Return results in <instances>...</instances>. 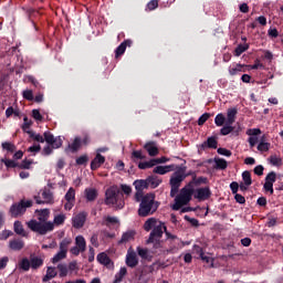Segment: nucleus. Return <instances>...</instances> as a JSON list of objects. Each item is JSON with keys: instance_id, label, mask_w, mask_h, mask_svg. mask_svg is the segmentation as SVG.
<instances>
[{"instance_id": "nucleus-1", "label": "nucleus", "mask_w": 283, "mask_h": 283, "mask_svg": "<svg viewBox=\"0 0 283 283\" xmlns=\"http://www.w3.org/2000/svg\"><path fill=\"white\" fill-rule=\"evenodd\" d=\"M192 196L196 200H199V202L209 200V198H211V189H209V187H205L195 190L192 185L184 187L175 198V203L171 207L172 211H180L185 205H189Z\"/></svg>"}, {"instance_id": "nucleus-2", "label": "nucleus", "mask_w": 283, "mask_h": 283, "mask_svg": "<svg viewBox=\"0 0 283 283\" xmlns=\"http://www.w3.org/2000/svg\"><path fill=\"white\" fill-rule=\"evenodd\" d=\"M144 229L150 231L146 244H153V249H163V235L167 231V226L155 218H150L144 223Z\"/></svg>"}, {"instance_id": "nucleus-3", "label": "nucleus", "mask_w": 283, "mask_h": 283, "mask_svg": "<svg viewBox=\"0 0 283 283\" xmlns=\"http://www.w3.org/2000/svg\"><path fill=\"white\" fill-rule=\"evenodd\" d=\"M50 216L48 213L40 214L38 220L31 219L27 222L28 229L33 231V233H39V235H48L54 231V222L49 221Z\"/></svg>"}, {"instance_id": "nucleus-4", "label": "nucleus", "mask_w": 283, "mask_h": 283, "mask_svg": "<svg viewBox=\"0 0 283 283\" xmlns=\"http://www.w3.org/2000/svg\"><path fill=\"white\" fill-rule=\"evenodd\" d=\"M118 186L109 187L105 192V202L114 209H123L125 207V199Z\"/></svg>"}, {"instance_id": "nucleus-5", "label": "nucleus", "mask_w": 283, "mask_h": 283, "mask_svg": "<svg viewBox=\"0 0 283 283\" xmlns=\"http://www.w3.org/2000/svg\"><path fill=\"white\" fill-rule=\"evenodd\" d=\"M30 138L35 140V143H46L53 149H59L63 147V139L61 137H54L50 132H44L43 136L34 132L29 133Z\"/></svg>"}, {"instance_id": "nucleus-6", "label": "nucleus", "mask_w": 283, "mask_h": 283, "mask_svg": "<svg viewBox=\"0 0 283 283\" xmlns=\"http://www.w3.org/2000/svg\"><path fill=\"white\" fill-rule=\"evenodd\" d=\"M138 213H156L160 202L156 201L155 193H147L140 198Z\"/></svg>"}, {"instance_id": "nucleus-7", "label": "nucleus", "mask_w": 283, "mask_h": 283, "mask_svg": "<svg viewBox=\"0 0 283 283\" xmlns=\"http://www.w3.org/2000/svg\"><path fill=\"white\" fill-rule=\"evenodd\" d=\"M186 176L185 172L178 170L176 171L171 178H170V196L171 198H176V195L178 193V190L180 189V185L182 184V180H185Z\"/></svg>"}, {"instance_id": "nucleus-8", "label": "nucleus", "mask_w": 283, "mask_h": 283, "mask_svg": "<svg viewBox=\"0 0 283 283\" xmlns=\"http://www.w3.org/2000/svg\"><path fill=\"white\" fill-rule=\"evenodd\" d=\"M164 233L166 234V240L169 244V251H178L179 249H182V247H185V242H182V240L177 235H174L169 231H167V228Z\"/></svg>"}, {"instance_id": "nucleus-9", "label": "nucleus", "mask_w": 283, "mask_h": 283, "mask_svg": "<svg viewBox=\"0 0 283 283\" xmlns=\"http://www.w3.org/2000/svg\"><path fill=\"white\" fill-rule=\"evenodd\" d=\"M30 207H32V200L22 199L20 202L14 203L10 208V212L11 213H25V211H28V209H30Z\"/></svg>"}, {"instance_id": "nucleus-10", "label": "nucleus", "mask_w": 283, "mask_h": 283, "mask_svg": "<svg viewBox=\"0 0 283 283\" xmlns=\"http://www.w3.org/2000/svg\"><path fill=\"white\" fill-rule=\"evenodd\" d=\"M134 186L136 189L135 200L136 202H140V199L144 197L143 191H145V189L149 187V184L147 182V180L140 179V180H135Z\"/></svg>"}, {"instance_id": "nucleus-11", "label": "nucleus", "mask_w": 283, "mask_h": 283, "mask_svg": "<svg viewBox=\"0 0 283 283\" xmlns=\"http://www.w3.org/2000/svg\"><path fill=\"white\" fill-rule=\"evenodd\" d=\"M277 180V174L275 171H271L265 177V182L263 185L264 191H268L271 196H273V184Z\"/></svg>"}, {"instance_id": "nucleus-12", "label": "nucleus", "mask_w": 283, "mask_h": 283, "mask_svg": "<svg viewBox=\"0 0 283 283\" xmlns=\"http://www.w3.org/2000/svg\"><path fill=\"white\" fill-rule=\"evenodd\" d=\"M86 220L87 216H85V213H78L72 218V224L74 229H83V227H85Z\"/></svg>"}, {"instance_id": "nucleus-13", "label": "nucleus", "mask_w": 283, "mask_h": 283, "mask_svg": "<svg viewBox=\"0 0 283 283\" xmlns=\"http://www.w3.org/2000/svg\"><path fill=\"white\" fill-rule=\"evenodd\" d=\"M97 262L106 266V269H114V262L105 252H101L99 254H97Z\"/></svg>"}, {"instance_id": "nucleus-14", "label": "nucleus", "mask_w": 283, "mask_h": 283, "mask_svg": "<svg viewBox=\"0 0 283 283\" xmlns=\"http://www.w3.org/2000/svg\"><path fill=\"white\" fill-rule=\"evenodd\" d=\"M127 48H132V40H125L120 43L115 50V59H118V56H123L125 54V50Z\"/></svg>"}, {"instance_id": "nucleus-15", "label": "nucleus", "mask_w": 283, "mask_h": 283, "mask_svg": "<svg viewBox=\"0 0 283 283\" xmlns=\"http://www.w3.org/2000/svg\"><path fill=\"white\" fill-rule=\"evenodd\" d=\"M144 149H146L147 154L151 157L158 156L159 150H158V145L156 142H148L144 145Z\"/></svg>"}, {"instance_id": "nucleus-16", "label": "nucleus", "mask_w": 283, "mask_h": 283, "mask_svg": "<svg viewBox=\"0 0 283 283\" xmlns=\"http://www.w3.org/2000/svg\"><path fill=\"white\" fill-rule=\"evenodd\" d=\"M126 264L130 269H135V266H138V256L136 255V252H128L126 255Z\"/></svg>"}, {"instance_id": "nucleus-17", "label": "nucleus", "mask_w": 283, "mask_h": 283, "mask_svg": "<svg viewBox=\"0 0 283 283\" xmlns=\"http://www.w3.org/2000/svg\"><path fill=\"white\" fill-rule=\"evenodd\" d=\"M105 164V157L103 155L98 154L95 156V158L91 163V169L93 171H96L101 167V165Z\"/></svg>"}, {"instance_id": "nucleus-18", "label": "nucleus", "mask_w": 283, "mask_h": 283, "mask_svg": "<svg viewBox=\"0 0 283 283\" xmlns=\"http://www.w3.org/2000/svg\"><path fill=\"white\" fill-rule=\"evenodd\" d=\"M237 116H238V108L235 107L228 108L226 123H228V125H233V123H235Z\"/></svg>"}, {"instance_id": "nucleus-19", "label": "nucleus", "mask_w": 283, "mask_h": 283, "mask_svg": "<svg viewBox=\"0 0 283 283\" xmlns=\"http://www.w3.org/2000/svg\"><path fill=\"white\" fill-rule=\"evenodd\" d=\"M136 238L135 230H128L123 233L122 239L119 240L118 244H126V242H132Z\"/></svg>"}, {"instance_id": "nucleus-20", "label": "nucleus", "mask_w": 283, "mask_h": 283, "mask_svg": "<svg viewBox=\"0 0 283 283\" xmlns=\"http://www.w3.org/2000/svg\"><path fill=\"white\" fill-rule=\"evenodd\" d=\"M84 193L88 202H94V200L98 198V190H96V188H86Z\"/></svg>"}, {"instance_id": "nucleus-21", "label": "nucleus", "mask_w": 283, "mask_h": 283, "mask_svg": "<svg viewBox=\"0 0 283 283\" xmlns=\"http://www.w3.org/2000/svg\"><path fill=\"white\" fill-rule=\"evenodd\" d=\"M30 261H31V269H33L34 271H36V269H41L44 262L43 258L36 256V255H31Z\"/></svg>"}, {"instance_id": "nucleus-22", "label": "nucleus", "mask_w": 283, "mask_h": 283, "mask_svg": "<svg viewBox=\"0 0 283 283\" xmlns=\"http://www.w3.org/2000/svg\"><path fill=\"white\" fill-rule=\"evenodd\" d=\"M56 275H59V272H56V268L49 266L46 270V274L42 279V282H50V280H53V277H56Z\"/></svg>"}, {"instance_id": "nucleus-23", "label": "nucleus", "mask_w": 283, "mask_h": 283, "mask_svg": "<svg viewBox=\"0 0 283 283\" xmlns=\"http://www.w3.org/2000/svg\"><path fill=\"white\" fill-rule=\"evenodd\" d=\"M42 199H43V201H41V200H36V203L38 205H41V203H46V205H50V202H53V200H54V197L52 196V192H50V190H44L43 192H42Z\"/></svg>"}, {"instance_id": "nucleus-24", "label": "nucleus", "mask_w": 283, "mask_h": 283, "mask_svg": "<svg viewBox=\"0 0 283 283\" xmlns=\"http://www.w3.org/2000/svg\"><path fill=\"white\" fill-rule=\"evenodd\" d=\"M154 174H159V176H165L169 171H174V166H157L154 168Z\"/></svg>"}, {"instance_id": "nucleus-25", "label": "nucleus", "mask_w": 283, "mask_h": 283, "mask_svg": "<svg viewBox=\"0 0 283 283\" xmlns=\"http://www.w3.org/2000/svg\"><path fill=\"white\" fill-rule=\"evenodd\" d=\"M75 247H77L82 253L85 252V250L87 249V242L85 241V238L83 235H77L75 238Z\"/></svg>"}, {"instance_id": "nucleus-26", "label": "nucleus", "mask_w": 283, "mask_h": 283, "mask_svg": "<svg viewBox=\"0 0 283 283\" xmlns=\"http://www.w3.org/2000/svg\"><path fill=\"white\" fill-rule=\"evenodd\" d=\"M13 230L17 235H22V238H25V235H28V233H25V229H23V223H21V221L14 222Z\"/></svg>"}, {"instance_id": "nucleus-27", "label": "nucleus", "mask_w": 283, "mask_h": 283, "mask_svg": "<svg viewBox=\"0 0 283 283\" xmlns=\"http://www.w3.org/2000/svg\"><path fill=\"white\" fill-rule=\"evenodd\" d=\"M9 247H10V249H12V251H21V249H23L24 244L21 240L14 239V240L10 241Z\"/></svg>"}, {"instance_id": "nucleus-28", "label": "nucleus", "mask_w": 283, "mask_h": 283, "mask_svg": "<svg viewBox=\"0 0 283 283\" xmlns=\"http://www.w3.org/2000/svg\"><path fill=\"white\" fill-rule=\"evenodd\" d=\"M127 275V268H120L119 272L115 274V280L113 283H120L123 282V279Z\"/></svg>"}, {"instance_id": "nucleus-29", "label": "nucleus", "mask_w": 283, "mask_h": 283, "mask_svg": "<svg viewBox=\"0 0 283 283\" xmlns=\"http://www.w3.org/2000/svg\"><path fill=\"white\" fill-rule=\"evenodd\" d=\"M202 147H209L210 149H218V140L214 137H209Z\"/></svg>"}, {"instance_id": "nucleus-30", "label": "nucleus", "mask_w": 283, "mask_h": 283, "mask_svg": "<svg viewBox=\"0 0 283 283\" xmlns=\"http://www.w3.org/2000/svg\"><path fill=\"white\" fill-rule=\"evenodd\" d=\"M214 167L216 169L224 170L227 167H229V164L223 158H216L214 159Z\"/></svg>"}, {"instance_id": "nucleus-31", "label": "nucleus", "mask_w": 283, "mask_h": 283, "mask_svg": "<svg viewBox=\"0 0 283 283\" xmlns=\"http://www.w3.org/2000/svg\"><path fill=\"white\" fill-rule=\"evenodd\" d=\"M30 127H32V120L29 119L27 116L23 118V125H22V132L25 134H32V130H30Z\"/></svg>"}, {"instance_id": "nucleus-32", "label": "nucleus", "mask_w": 283, "mask_h": 283, "mask_svg": "<svg viewBox=\"0 0 283 283\" xmlns=\"http://www.w3.org/2000/svg\"><path fill=\"white\" fill-rule=\"evenodd\" d=\"M242 180L243 185H245L247 187H251L253 180L251 179V172L249 170L242 172Z\"/></svg>"}, {"instance_id": "nucleus-33", "label": "nucleus", "mask_w": 283, "mask_h": 283, "mask_svg": "<svg viewBox=\"0 0 283 283\" xmlns=\"http://www.w3.org/2000/svg\"><path fill=\"white\" fill-rule=\"evenodd\" d=\"M69 149L74 154L77 149H81V138L75 137L73 143L69 144Z\"/></svg>"}, {"instance_id": "nucleus-34", "label": "nucleus", "mask_w": 283, "mask_h": 283, "mask_svg": "<svg viewBox=\"0 0 283 283\" xmlns=\"http://www.w3.org/2000/svg\"><path fill=\"white\" fill-rule=\"evenodd\" d=\"M151 167H156L155 159H150L148 161H142L138 164L139 169H151Z\"/></svg>"}, {"instance_id": "nucleus-35", "label": "nucleus", "mask_w": 283, "mask_h": 283, "mask_svg": "<svg viewBox=\"0 0 283 283\" xmlns=\"http://www.w3.org/2000/svg\"><path fill=\"white\" fill-rule=\"evenodd\" d=\"M232 125L233 124L226 123L224 126L220 129L221 136H229V134H231V132L235 129L234 127H232Z\"/></svg>"}, {"instance_id": "nucleus-36", "label": "nucleus", "mask_w": 283, "mask_h": 283, "mask_svg": "<svg viewBox=\"0 0 283 283\" xmlns=\"http://www.w3.org/2000/svg\"><path fill=\"white\" fill-rule=\"evenodd\" d=\"M146 181L151 189H156V187H159L160 182H163V180L158 179L157 177H149Z\"/></svg>"}, {"instance_id": "nucleus-37", "label": "nucleus", "mask_w": 283, "mask_h": 283, "mask_svg": "<svg viewBox=\"0 0 283 283\" xmlns=\"http://www.w3.org/2000/svg\"><path fill=\"white\" fill-rule=\"evenodd\" d=\"M67 258V254L65 251H59L53 258H52V263L56 264V262H61V260H65Z\"/></svg>"}, {"instance_id": "nucleus-38", "label": "nucleus", "mask_w": 283, "mask_h": 283, "mask_svg": "<svg viewBox=\"0 0 283 283\" xmlns=\"http://www.w3.org/2000/svg\"><path fill=\"white\" fill-rule=\"evenodd\" d=\"M2 149L9 151L10 154H14V151H17V146L10 142H4L2 143Z\"/></svg>"}, {"instance_id": "nucleus-39", "label": "nucleus", "mask_w": 283, "mask_h": 283, "mask_svg": "<svg viewBox=\"0 0 283 283\" xmlns=\"http://www.w3.org/2000/svg\"><path fill=\"white\" fill-rule=\"evenodd\" d=\"M271 149V144L264 142V137H262L261 142L258 145V150L259 151H269Z\"/></svg>"}, {"instance_id": "nucleus-40", "label": "nucleus", "mask_w": 283, "mask_h": 283, "mask_svg": "<svg viewBox=\"0 0 283 283\" xmlns=\"http://www.w3.org/2000/svg\"><path fill=\"white\" fill-rule=\"evenodd\" d=\"M137 253L142 260H149V250L138 247Z\"/></svg>"}, {"instance_id": "nucleus-41", "label": "nucleus", "mask_w": 283, "mask_h": 283, "mask_svg": "<svg viewBox=\"0 0 283 283\" xmlns=\"http://www.w3.org/2000/svg\"><path fill=\"white\" fill-rule=\"evenodd\" d=\"M64 198L66 201L74 202V200L76 199V190H74V188H70L65 193Z\"/></svg>"}, {"instance_id": "nucleus-42", "label": "nucleus", "mask_w": 283, "mask_h": 283, "mask_svg": "<svg viewBox=\"0 0 283 283\" xmlns=\"http://www.w3.org/2000/svg\"><path fill=\"white\" fill-rule=\"evenodd\" d=\"M57 271L60 273V277H67V264L60 263L57 265Z\"/></svg>"}, {"instance_id": "nucleus-43", "label": "nucleus", "mask_w": 283, "mask_h": 283, "mask_svg": "<svg viewBox=\"0 0 283 283\" xmlns=\"http://www.w3.org/2000/svg\"><path fill=\"white\" fill-rule=\"evenodd\" d=\"M31 266H32V263L28 258H24L21 260L20 269H22V271H30Z\"/></svg>"}, {"instance_id": "nucleus-44", "label": "nucleus", "mask_w": 283, "mask_h": 283, "mask_svg": "<svg viewBox=\"0 0 283 283\" xmlns=\"http://www.w3.org/2000/svg\"><path fill=\"white\" fill-rule=\"evenodd\" d=\"M214 123H216L217 127H222V125H224V123H227V117H224L223 114H218L214 118Z\"/></svg>"}, {"instance_id": "nucleus-45", "label": "nucleus", "mask_w": 283, "mask_h": 283, "mask_svg": "<svg viewBox=\"0 0 283 283\" xmlns=\"http://www.w3.org/2000/svg\"><path fill=\"white\" fill-rule=\"evenodd\" d=\"M1 163H3L8 169H14V167H19V164L12 159H1Z\"/></svg>"}, {"instance_id": "nucleus-46", "label": "nucleus", "mask_w": 283, "mask_h": 283, "mask_svg": "<svg viewBox=\"0 0 283 283\" xmlns=\"http://www.w3.org/2000/svg\"><path fill=\"white\" fill-rule=\"evenodd\" d=\"M105 227H109L111 224H118V218L116 217H106L103 221Z\"/></svg>"}, {"instance_id": "nucleus-47", "label": "nucleus", "mask_w": 283, "mask_h": 283, "mask_svg": "<svg viewBox=\"0 0 283 283\" xmlns=\"http://www.w3.org/2000/svg\"><path fill=\"white\" fill-rule=\"evenodd\" d=\"M132 158L134 160V163H136V160H145V155H143L142 150H135L132 153Z\"/></svg>"}, {"instance_id": "nucleus-48", "label": "nucleus", "mask_w": 283, "mask_h": 283, "mask_svg": "<svg viewBox=\"0 0 283 283\" xmlns=\"http://www.w3.org/2000/svg\"><path fill=\"white\" fill-rule=\"evenodd\" d=\"M270 163H271L274 167H281V165H282V159H281L277 155H272V156H270Z\"/></svg>"}, {"instance_id": "nucleus-49", "label": "nucleus", "mask_w": 283, "mask_h": 283, "mask_svg": "<svg viewBox=\"0 0 283 283\" xmlns=\"http://www.w3.org/2000/svg\"><path fill=\"white\" fill-rule=\"evenodd\" d=\"M249 50V45H238L237 49L234 50V56H240L241 54H244Z\"/></svg>"}, {"instance_id": "nucleus-50", "label": "nucleus", "mask_w": 283, "mask_h": 283, "mask_svg": "<svg viewBox=\"0 0 283 283\" xmlns=\"http://www.w3.org/2000/svg\"><path fill=\"white\" fill-rule=\"evenodd\" d=\"M71 243L72 241L70 239L62 240L60 243V251H64V253L67 254V247H70Z\"/></svg>"}, {"instance_id": "nucleus-51", "label": "nucleus", "mask_w": 283, "mask_h": 283, "mask_svg": "<svg viewBox=\"0 0 283 283\" xmlns=\"http://www.w3.org/2000/svg\"><path fill=\"white\" fill-rule=\"evenodd\" d=\"M32 118H34V120H36V123H43V115H41V111H39V109L32 111Z\"/></svg>"}, {"instance_id": "nucleus-52", "label": "nucleus", "mask_w": 283, "mask_h": 283, "mask_svg": "<svg viewBox=\"0 0 283 283\" xmlns=\"http://www.w3.org/2000/svg\"><path fill=\"white\" fill-rule=\"evenodd\" d=\"M238 72H242V65L241 64H237L235 66H231L229 69V74L231 76H235V74H238Z\"/></svg>"}, {"instance_id": "nucleus-53", "label": "nucleus", "mask_w": 283, "mask_h": 283, "mask_svg": "<svg viewBox=\"0 0 283 283\" xmlns=\"http://www.w3.org/2000/svg\"><path fill=\"white\" fill-rule=\"evenodd\" d=\"M23 98H25V101H33L34 99V93L32 92V90H25L22 93Z\"/></svg>"}, {"instance_id": "nucleus-54", "label": "nucleus", "mask_w": 283, "mask_h": 283, "mask_svg": "<svg viewBox=\"0 0 283 283\" xmlns=\"http://www.w3.org/2000/svg\"><path fill=\"white\" fill-rule=\"evenodd\" d=\"M65 222V214H57L54 217L53 224H56L57 227L63 224Z\"/></svg>"}, {"instance_id": "nucleus-55", "label": "nucleus", "mask_w": 283, "mask_h": 283, "mask_svg": "<svg viewBox=\"0 0 283 283\" xmlns=\"http://www.w3.org/2000/svg\"><path fill=\"white\" fill-rule=\"evenodd\" d=\"M32 163L33 161L30 159H24L20 165H18V167L19 169H30V167L32 166Z\"/></svg>"}, {"instance_id": "nucleus-56", "label": "nucleus", "mask_w": 283, "mask_h": 283, "mask_svg": "<svg viewBox=\"0 0 283 283\" xmlns=\"http://www.w3.org/2000/svg\"><path fill=\"white\" fill-rule=\"evenodd\" d=\"M262 134V130L260 128H249L247 130V135L252 137V136H260Z\"/></svg>"}, {"instance_id": "nucleus-57", "label": "nucleus", "mask_w": 283, "mask_h": 283, "mask_svg": "<svg viewBox=\"0 0 283 283\" xmlns=\"http://www.w3.org/2000/svg\"><path fill=\"white\" fill-rule=\"evenodd\" d=\"M209 117H210L209 113L202 114V115L199 117V119H198V125H199V126L205 125V124L209 120Z\"/></svg>"}, {"instance_id": "nucleus-58", "label": "nucleus", "mask_w": 283, "mask_h": 283, "mask_svg": "<svg viewBox=\"0 0 283 283\" xmlns=\"http://www.w3.org/2000/svg\"><path fill=\"white\" fill-rule=\"evenodd\" d=\"M156 8H158V0H150L147 3V10H149L151 12V10H156Z\"/></svg>"}, {"instance_id": "nucleus-59", "label": "nucleus", "mask_w": 283, "mask_h": 283, "mask_svg": "<svg viewBox=\"0 0 283 283\" xmlns=\"http://www.w3.org/2000/svg\"><path fill=\"white\" fill-rule=\"evenodd\" d=\"M9 261H10V259H8V256H3L0 259V271H3V269H6V266H8Z\"/></svg>"}, {"instance_id": "nucleus-60", "label": "nucleus", "mask_w": 283, "mask_h": 283, "mask_svg": "<svg viewBox=\"0 0 283 283\" xmlns=\"http://www.w3.org/2000/svg\"><path fill=\"white\" fill-rule=\"evenodd\" d=\"M230 189L232 193H238V190L240 189V185L237 181H233L230 184Z\"/></svg>"}, {"instance_id": "nucleus-61", "label": "nucleus", "mask_w": 283, "mask_h": 283, "mask_svg": "<svg viewBox=\"0 0 283 283\" xmlns=\"http://www.w3.org/2000/svg\"><path fill=\"white\" fill-rule=\"evenodd\" d=\"M254 174L256 176H263L264 175V166L259 165L254 168Z\"/></svg>"}, {"instance_id": "nucleus-62", "label": "nucleus", "mask_w": 283, "mask_h": 283, "mask_svg": "<svg viewBox=\"0 0 283 283\" xmlns=\"http://www.w3.org/2000/svg\"><path fill=\"white\" fill-rule=\"evenodd\" d=\"M28 151L31 154H39V151H41V145H33L29 147Z\"/></svg>"}, {"instance_id": "nucleus-63", "label": "nucleus", "mask_w": 283, "mask_h": 283, "mask_svg": "<svg viewBox=\"0 0 283 283\" xmlns=\"http://www.w3.org/2000/svg\"><path fill=\"white\" fill-rule=\"evenodd\" d=\"M218 154H220V156H231V150L227 149V148H218Z\"/></svg>"}, {"instance_id": "nucleus-64", "label": "nucleus", "mask_w": 283, "mask_h": 283, "mask_svg": "<svg viewBox=\"0 0 283 283\" xmlns=\"http://www.w3.org/2000/svg\"><path fill=\"white\" fill-rule=\"evenodd\" d=\"M120 187H122L123 193H125L126 196H129L132 193V187L127 185H122Z\"/></svg>"}]
</instances>
